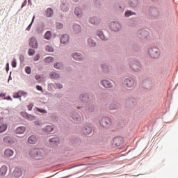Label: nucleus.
Returning a JSON list of instances; mask_svg holds the SVG:
<instances>
[{"instance_id":"53","label":"nucleus","mask_w":178,"mask_h":178,"mask_svg":"<svg viewBox=\"0 0 178 178\" xmlns=\"http://www.w3.org/2000/svg\"><path fill=\"white\" fill-rule=\"evenodd\" d=\"M36 88L38 91H42V87L40 86H37Z\"/></svg>"},{"instance_id":"41","label":"nucleus","mask_w":178,"mask_h":178,"mask_svg":"<svg viewBox=\"0 0 178 178\" xmlns=\"http://www.w3.org/2000/svg\"><path fill=\"white\" fill-rule=\"evenodd\" d=\"M102 69L104 73H108V72H109V68L107 65H102Z\"/></svg>"},{"instance_id":"27","label":"nucleus","mask_w":178,"mask_h":178,"mask_svg":"<svg viewBox=\"0 0 178 178\" xmlns=\"http://www.w3.org/2000/svg\"><path fill=\"white\" fill-rule=\"evenodd\" d=\"M46 16L47 17H52V16H54V10H52V8H47L46 12Z\"/></svg>"},{"instance_id":"25","label":"nucleus","mask_w":178,"mask_h":178,"mask_svg":"<svg viewBox=\"0 0 178 178\" xmlns=\"http://www.w3.org/2000/svg\"><path fill=\"white\" fill-rule=\"evenodd\" d=\"M74 14L76 16H77V17H81V16H83V12L81 11V9L78 7L75 8Z\"/></svg>"},{"instance_id":"64","label":"nucleus","mask_w":178,"mask_h":178,"mask_svg":"<svg viewBox=\"0 0 178 178\" xmlns=\"http://www.w3.org/2000/svg\"><path fill=\"white\" fill-rule=\"evenodd\" d=\"M77 109H80V107H77Z\"/></svg>"},{"instance_id":"4","label":"nucleus","mask_w":178,"mask_h":178,"mask_svg":"<svg viewBox=\"0 0 178 178\" xmlns=\"http://www.w3.org/2000/svg\"><path fill=\"white\" fill-rule=\"evenodd\" d=\"M135 84H136V81L133 78H127L124 81V85L127 88H131L134 87Z\"/></svg>"},{"instance_id":"39","label":"nucleus","mask_w":178,"mask_h":178,"mask_svg":"<svg viewBox=\"0 0 178 178\" xmlns=\"http://www.w3.org/2000/svg\"><path fill=\"white\" fill-rule=\"evenodd\" d=\"M109 109H111V111H113L115 109L118 108V105H116V104L115 103H112L109 105L108 106Z\"/></svg>"},{"instance_id":"17","label":"nucleus","mask_w":178,"mask_h":178,"mask_svg":"<svg viewBox=\"0 0 178 178\" xmlns=\"http://www.w3.org/2000/svg\"><path fill=\"white\" fill-rule=\"evenodd\" d=\"M72 58L75 60H83V55H81L80 53H74L72 54Z\"/></svg>"},{"instance_id":"8","label":"nucleus","mask_w":178,"mask_h":178,"mask_svg":"<svg viewBox=\"0 0 178 178\" xmlns=\"http://www.w3.org/2000/svg\"><path fill=\"white\" fill-rule=\"evenodd\" d=\"M130 67L134 72H138V70L141 69V65H140V63L133 61L130 65Z\"/></svg>"},{"instance_id":"37","label":"nucleus","mask_w":178,"mask_h":178,"mask_svg":"<svg viewBox=\"0 0 178 178\" xmlns=\"http://www.w3.org/2000/svg\"><path fill=\"white\" fill-rule=\"evenodd\" d=\"M72 118L74 119V120H80V119H81L80 115H79V113H75L72 115Z\"/></svg>"},{"instance_id":"36","label":"nucleus","mask_w":178,"mask_h":178,"mask_svg":"<svg viewBox=\"0 0 178 178\" xmlns=\"http://www.w3.org/2000/svg\"><path fill=\"white\" fill-rule=\"evenodd\" d=\"M54 67L55 69H63V65L62 63H56L54 64Z\"/></svg>"},{"instance_id":"42","label":"nucleus","mask_w":178,"mask_h":178,"mask_svg":"<svg viewBox=\"0 0 178 178\" xmlns=\"http://www.w3.org/2000/svg\"><path fill=\"white\" fill-rule=\"evenodd\" d=\"M35 19V15H34L32 19V22H31V24L28 26V27L26 28V31H30V29H31V26H33V23L34 22V19Z\"/></svg>"},{"instance_id":"44","label":"nucleus","mask_w":178,"mask_h":178,"mask_svg":"<svg viewBox=\"0 0 178 178\" xmlns=\"http://www.w3.org/2000/svg\"><path fill=\"white\" fill-rule=\"evenodd\" d=\"M34 54H35V51H34V49H30L28 51V55L29 56H33V55H34Z\"/></svg>"},{"instance_id":"11","label":"nucleus","mask_w":178,"mask_h":178,"mask_svg":"<svg viewBox=\"0 0 178 178\" xmlns=\"http://www.w3.org/2000/svg\"><path fill=\"white\" fill-rule=\"evenodd\" d=\"M29 47L34 49L38 48V42H37V39L35 37L31 38L29 42Z\"/></svg>"},{"instance_id":"18","label":"nucleus","mask_w":178,"mask_h":178,"mask_svg":"<svg viewBox=\"0 0 178 178\" xmlns=\"http://www.w3.org/2000/svg\"><path fill=\"white\" fill-rule=\"evenodd\" d=\"M89 23H90V24H99V19H98V17H90L89 19Z\"/></svg>"},{"instance_id":"61","label":"nucleus","mask_w":178,"mask_h":178,"mask_svg":"<svg viewBox=\"0 0 178 178\" xmlns=\"http://www.w3.org/2000/svg\"><path fill=\"white\" fill-rule=\"evenodd\" d=\"M3 119L2 118H0V123L2 122Z\"/></svg>"},{"instance_id":"30","label":"nucleus","mask_w":178,"mask_h":178,"mask_svg":"<svg viewBox=\"0 0 178 178\" xmlns=\"http://www.w3.org/2000/svg\"><path fill=\"white\" fill-rule=\"evenodd\" d=\"M129 5L131 8H136L138 5V1L137 0H130Z\"/></svg>"},{"instance_id":"54","label":"nucleus","mask_w":178,"mask_h":178,"mask_svg":"<svg viewBox=\"0 0 178 178\" xmlns=\"http://www.w3.org/2000/svg\"><path fill=\"white\" fill-rule=\"evenodd\" d=\"M21 115H22V116H24V118H27V116H28V114L24 112H22Z\"/></svg>"},{"instance_id":"10","label":"nucleus","mask_w":178,"mask_h":178,"mask_svg":"<svg viewBox=\"0 0 178 178\" xmlns=\"http://www.w3.org/2000/svg\"><path fill=\"white\" fill-rule=\"evenodd\" d=\"M13 176L15 178L22 177L23 176V171L20 168H15L13 172Z\"/></svg>"},{"instance_id":"19","label":"nucleus","mask_w":178,"mask_h":178,"mask_svg":"<svg viewBox=\"0 0 178 178\" xmlns=\"http://www.w3.org/2000/svg\"><path fill=\"white\" fill-rule=\"evenodd\" d=\"M79 99H81L82 102H88V101H90V97L87 94H82L79 96Z\"/></svg>"},{"instance_id":"21","label":"nucleus","mask_w":178,"mask_h":178,"mask_svg":"<svg viewBox=\"0 0 178 178\" xmlns=\"http://www.w3.org/2000/svg\"><path fill=\"white\" fill-rule=\"evenodd\" d=\"M8 173V167L6 165H3L0 168V176H6Z\"/></svg>"},{"instance_id":"34","label":"nucleus","mask_w":178,"mask_h":178,"mask_svg":"<svg viewBox=\"0 0 178 178\" xmlns=\"http://www.w3.org/2000/svg\"><path fill=\"white\" fill-rule=\"evenodd\" d=\"M134 15H136V13L131 10H127L125 12V17H130V16H133Z\"/></svg>"},{"instance_id":"16","label":"nucleus","mask_w":178,"mask_h":178,"mask_svg":"<svg viewBox=\"0 0 178 178\" xmlns=\"http://www.w3.org/2000/svg\"><path fill=\"white\" fill-rule=\"evenodd\" d=\"M13 154H15V152L11 149H6L4 151V155L6 158H10V156H13Z\"/></svg>"},{"instance_id":"9","label":"nucleus","mask_w":178,"mask_h":178,"mask_svg":"<svg viewBox=\"0 0 178 178\" xmlns=\"http://www.w3.org/2000/svg\"><path fill=\"white\" fill-rule=\"evenodd\" d=\"M121 27L122 26H120V24H119L118 22H113L111 23V30H113V31H119Z\"/></svg>"},{"instance_id":"46","label":"nucleus","mask_w":178,"mask_h":178,"mask_svg":"<svg viewBox=\"0 0 178 178\" xmlns=\"http://www.w3.org/2000/svg\"><path fill=\"white\" fill-rule=\"evenodd\" d=\"M36 111H37V112H40V113H47L46 110L42 109V108H36Z\"/></svg>"},{"instance_id":"49","label":"nucleus","mask_w":178,"mask_h":178,"mask_svg":"<svg viewBox=\"0 0 178 178\" xmlns=\"http://www.w3.org/2000/svg\"><path fill=\"white\" fill-rule=\"evenodd\" d=\"M16 65H17L16 58H13V60L12 61V66L13 67H16Z\"/></svg>"},{"instance_id":"33","label":"nucleus","mask_w":178,"mask_h":178,"mask_svg":"<svg viewBox=\"0 0 178 178\" xmlns=\"http://www.w3.org/2000/svg\"><path fill=\"white\" fill-rule=\"evenodd\" d=\"M44 63H51V62H54V58L49 56L44 59Z\"/></svg>"},{"instance_id":"20","label":"nucleus","mask_w":178,"mask_h":178,"mask_svg":"<svg viewBox=\"0 0 178 178\" xmlns=\"http://www.w3.org/2000/svg\"><path fill=\"white\" fill-rule=\"evenodd\" d=\"M92 129L90 127H86L82 129V133L85 134V136H88V134H91Z\"/></svg>"},{"instance_id":"26","label":"nucleus","mask_w":178,"mask_h":178,"mask_svg":"<svg viewBox=\"0 0 178 178\" xmlns=\"http://www.w3.org/2000/svg\"><path fill=\"white\" fill-rule=\"evenodd\" d=\"M3 141H4V143H6V144H13V139L10 136H6L3 138Z\"/></svg>"},{"instance_id":"15","label":"nucleus","mask_w":178,"mask_h":178,"mask_svg":"<svg viewBox=\"0 0 178 178\" xmlns=\"http://www.w3.org/2000/svg\"><path fill=\"white\" fill-rule=\"evenodd\" d=\"M28 143L31 144V145L34 144H37V138L35 136L32 135L28 138Z\"/></svg>"},{"instance_id":"6","label":"nucleus","mask_w":178,"mask_h":178,"mask_svg":"<svg viewBox=\"0 0 178 178\" xmlns=\"http://www.w3.org/2000/svg\"><path fill=\"white\" fill-rule=\"evenodd\" d=\"M55 130V127L54 125H47L42 129L43 133L45 134H49V133H52Z\"/></svg>"},{"instance_id":"35","label":"nucleus","mask_w":178,"mask_h":178,"mask_svg":"<svg viewBox=\"0 0 178 178\" xmlns=\"http://www.w3.org/2000/svg\"><path fill=\"white\" fill-rule=\"evenodd\" d=\"M51 79H59V74L57 72H51L50 73Z\"/></svg>"},{"instance_id":"50","label":"nucleus","mask_w":178,"mask_h":178,"mask_svg":"<svg viewBox=\"0 0 178 178\" xmlns=\"http://www.w3.org/2000/svg\"><path fill=\"white\" fill-rule=\"evenodd\" d=\"M33 106H34V104H29L28 106H27V108L29 111H31L33 109Z\"/></svg>"},{"instance_id":"14","label":"nucleus","mask_w":178,"mask_h":178,"mask_svg":"<svg viewBox=\"0 0 178 178\" xmlns=\"http://www.w3.org/2000/svg\"><path fill=\"white\" fill-rule=\"evenodd\" d=\"M49 143L51 145H53L54 147H56V145H59V138H52L49 140Z\"/></svg>"},{"instance_id":"56","label":"nucleus","mask_w":178,"mask_h":178,"mask_svg":"<svg viewBox=\"0 0 178 178\" xmlns=\"http://www.w3.org/2000/svg\"><path fill=\"white\" fill-rule=\"evenodd\" d=\"M40 125H41V124H40V122H38V121L35 122V126H40Z\"/></svg>"},{"instance_id":"5","label":"nucleus","mask_w":178,"mask_h":178,"mask_svg":"<svg viewBox=\"0 0 178 178\" xmlns=\"http://www.w3.org/2000/svg\"><path fill=\"white\" fill-rule=\"evenodd\" d=\"M138 35L141 40H145V38L149 37V32L145 30H140L138 32Z\"/></svg>"},{"instance_id":"52","label":"nucleus","mask_w":178,"mask_h":178,"mask_svg":"<svg viewBox=\"0 0 178 178\" xmlns=\"http://www.w3.org/2000/svg\"><path fill=\"white\" fill-rule=\"evenodd\" d=\"M56 88H63V86L60 83H56Z\"/></svg>"},{"instance_id":"1","label":"nucleus","mask_w":178,"mask_h":178,"mask_svg":"<svg viewBox=\"0 0 178 178\" xmlns=\"http://www.w3.org/2000/svg\"><path fill=\"white\" fill-rule=\"evenodd\" d=\"M29 154L30 156L35 158V159H42V158L45 156V152H44V149L37 147H33L29 149Z\"/></svg>"},{"instance_id":"40","label":"nucleus","mask_w":178,"mask_h":178,"mask_svg":"<svg viewBox=\"0 0 178 178\" xmlns=\"http://www.w3.org/2000/svg\"><path fill=\"white\" fill-rule=\"evenodd\" d=\"M45 51H47V52H54V47L50 45H47L45 47Z\"/></svg>"},{"instance_id":"57","label":"nucleus","mask_w":178,"mask_h":178,"mask_svg":"<svg viewBox=\"0 0 178 178\" xmlns=\"http://www.w3.org/2000/svg\"><path fill=\"white\" fill-rule=\"evenodd\" d=\"M9 71V63L6 64V72Z\"/></svg>"},{"instance_id":"24","label":"nucleus","mask_w":178,"mask_h":178,"mask_svg":"<svg viewBox=\"0 0 178 178\" xmlns=\"http://www.w3.org/2000/svg\"><path fill=\"white\" fill-rule=\"evenodd\" d=\"M96 34L103 41H106V40H108V38L105 37V35H104V33H102V31H97Z\"/></svg>"},{"instance_id":"2","label":"nucleus","mask_w":178,"mask_h":178,"mask_svg":"<svg viewBox=\"0 0 178 178\" xmlns=\"http://www.w3.org/2000/svg\"><path fill=\"white\" fill-rule=\"evenodd\" d=\"M99 124L102 127L108 128L111 124H112V120L109 118H102L99 121Z\"/></svg>"},{"instance_id":"22","label":"nucleus","mask_w":178,"mask_h":178,"mask_svg":"<svg viewBox=\"0 0 178 178\" xmlns=\"http://www.w3.org/2000/svg\"><path fill=\"white\" fill-rule=\"evenodd\" d=\"M26 131V127H19L15 129L16 134H24Z\"/></svg>"},{"instance_id":"45","label":"nucleus","mask_w":178,"mask_h":178,"mask_svg":"<svg viewBox=\"0 0 178 178\" xmlns=\"http://www.w3.org/2000/svg\"><path fill=\"white\" fill-rule=\"evenodd\" d=\"M25 72H26V73H27V74H31V67H26Z\"/></svg>"},{"instance_id":"29","label":"nucleus","mask_w":178,"mask_h":178,"mask_svg":"<svg viewBox=\"0 0 178 178\" xmlns=\"http://www.w3.org/2000/svg\"><path fill=\"white\" fill-rule=\"evenodd\" d=\"M88 44L89 47H95L97 43L92 38L88 39Z\"/></svg>"},{"instance_id":"23","label":"nucleus","mask_w":178,"mask_h":178,"mask_svg":"<svg viewBox=\"0 0 178 178\" xmlns=\"http://www.w3.org/2000/svg\"><path fill=\"white\" fill-rule=\"evenodd\" d=\"M73 30L75 34H79V33H81V26L79 24H74L73 26Z\"/></svg>"},{"instance_id":"3","label":"nucleus","mask_w":178,"mask_h":178,"mask_svg":"<svg viewBox=\"0 0 178 178\" xmlns=\"http://www.w3.org/2000/svg\"><path fill=\"white\" fill-rule=\"evenodd\" d=\"M148 54L149 56H151V58H159V49L156 47H152L148 49Z\"/></svg>"},{"instance_id":"7","label":"nucleus","mask_w":178,"mask_h":178,"mask_svg":"<svg viewBox=\"0 0 178 178\" xmlns=\"http://www.w3.org/2000/svg\"><path fill=\"white\" fill-rule=\"evenodd\" d=\"M113 144L115 147H120L123 144V138L122 137H116L113 140Z\"/></svg>"},{"instance_id":"12","label":"nucleus","mask_w":178,"mask_h":178,"mask_svg":"<svg viewBox=\"0 0 178 178\" xmlns=\"http://www.w3.org/2000/svg\"><path fill=\"white\" fill-rule=\"evenodd\" d=\"M101 84L105 88H112V87H113V85L112 84V83L106 79L102 80L101 81Z\"/></svg>"},{"instance_id":"55","label":"nucleus","mask_w":178,"mask_h":178,"mask_svg":"<svg viewBox=\"0 0 178 178\" xmlns=\"http://www.w3.org/2000/svg\"><path fill=\"white\" fill-rule=\"evenodd\" d=\"M27 4V0H25L23 3H22V8H23V6H26V5Z\"/></svg>"},{"instance_id":"31","label":"nucleus","mask_w":178,"mask_h":178,"mask_svg":"<svg viewBox=\"0 0 178 178\" xmlns=\"http://www.w3.org/2000/svg\"><path fill=\"white\" fill-rule=\"evenodd\" d=\"M8 129V125L6 124H3L0 125V133H3L4 131H6Z\"/></svg>"},{"instance_id":"63","label":"nucleus","mask_w":178,"mask_h":178,"mask_svg":"<svg viewBox=\"0 0 178 178\" xmlns=\"http://www.w3.org/2000/svg\"><path fill=\"white\" fill-rule=\"evenodd\" d=\"M74 2H77V1H79V0H74Z\"/></svg>"},{"instance_id":"28","label":"nucleus","mask_w":178,"mask_h":178,"mask_svg":"<svg viewBox=\"0 0 178 178\" xmlns=\"http://www.w3.org/2000/svg\"><path fill=\"white\" fill-rule=\"evenodd\" d=\"M51 38H52V33L49 31H47L44 35V38L45 40H51Z\"/></svg>"},{"instance_id":"59","label":"nucleus","mask_w":178,"mask_h":178,"mask_svg":"<svg viewBox=\"0 0 178 178\" xmlns=\"http://www.w3.org/2000/svg\"><path fill=\"white\" fill-rule=\"evenodd\" d=\"M3 97H5V94L1 93V94H0V97H1V98H3Z\"/></svg>"},{"instance_id":"47","label":"nucleus","mask_w":178,"mask_h":178,"mask_svg":"<svg viewBox=\"0 0 178 178\" xmlns=\"http://www.w3.org/2000/svg\"><path fill=\"white\" fill-rule=\"evenodd\" d=\"M63 24L59 22L56 24V29H58V30H60V29H63Z\"/></svg>"},{"instance_id":"58","label":"nucleus","mask_w":178,"mask_h":178,"mask_svg":"<svg viewBox=\"0 0 178 178\" xmlns=\"http://www.w3.org/2000/svg\"><path fill=\"white\" fill-rule=\"evenodd\" d=\"M87 111H88V112H92V111H94V108H87Z\"/></svg>"},{"instance_id":"48","label":"nucleus","mask_w":178,"mask_h":178,"mask_svg":"<svg viewBox=\"0 0 178 178\" xmlns=\"http://www.w3.org/2000/svg\"><path fill=\"white\" fill-rule=\"evenodd\" d=\"M40 54H36L35 56V57H34V60H35V62H37L38 60H40Z\"/></svg>"},{"instance_id":"38","label":"nucleus","mask_w":178,"mask_h":178,"mask_svg":"<svg viewBox=\"0 0 178 178\" xmlns=\"http://www.w3.org/2000/svg\"><path fill=\"white\" fill-rule=\"evenodd\" d=\"M35 79L39 82L41 83L44 80V77L40 74H38L35 76Z\"/></svg>"},{"instance_id":"51","label":"nucleus","mask_w":178,"mask_h":178,"mask_svg":"<svg viewBox=\"0 0 178 178\" xmlns=\"http://www.w3.org/2000/svg\"><path fill=\"white\" fill-rule=\"evenodd\" d=\"M27 118L29 120H34V119H35V117L33 115L27 116Z\"/></svg>"},{"instance_id":"60","label":"nucleus","mask_w":178,"mask_h":178,"mask_svg":"<svg viewBox=\"0 0 178 178\" xmlns=\"http://www.w3.org/2000/svg\"><path fill=\"white\" fill-rule=\"evenodd\" d=\"M6 99H12V98L10 97V96H8Z\"/></svg>"},{"instance_id":"13","label":"nucleus","mask_w":178,"mask_h":178,"mask_svg":"<svg viewBox=\"0 0 178 178\" xmlns=\"http://www.w3.org/2000/svg\"><path fill=\"white\" fill-rule=\"evenodd\" d=\"M70 40V38L69 37V35L64 34L60 38V42L61 44H69V40Z\"/></svg>"},{"instance_id":"32","label":"nucleus","mask_w":178,"mask_h":178,"mask_svg":"<svg viewBox=\"0 0 178 178\" xmlns=\"http://www.w3.org/2000/svg\"><path fill=\"white\" fill-rule=\"evenodd\" d=\"M60 8L63 12H67V10H69V8L66 3H62Z\"/></svg>"},{"instance_id":"62","label":"nucleus","mask_w":178,"mask_h":178,"mask_svg":"<svg viewBox=\"0 0 178 178\" xmlns=\"http://www.w3.org/2000/svg\"><path fill=\"white\" fill-rule=\"evenodd\" d=\"M31 1V0H28V2L30 3V2Z\"/></svg>"},{"instance_id":"43","label":"nucleus","mask_w":178,"mask_h":178,"mask_svg":"<svg viewBox=\"0 0 178 178\" xmlns=\"http://www.w3.org/2000/svg\"><path fill=\"white\" fill-rule=\"evenodd\" d=\"M22 94H23V92H18L17 93H14L13 98H20L22 97Z\"/></svg>"}]
</instances>
